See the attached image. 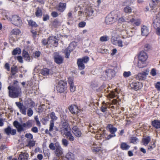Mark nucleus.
<instances>
[{"label": "nucleus", "instance_id": "nucleus-1", "mask_svg": "<svg viewBox=\"0 0 160 160\" xmlns=\"http://www.w3.org/2000/svg\"><path fill=\"white\" fill-rule=\"evenodd\" d=\"M119 13L118 11H113L106 18L105 22L107 24H111L115 22L118 19Z\"/></svg>", "mask_w": 160, "mask_h": 160}, {"label": "nucleus", "instance_id": "nucleus-2", "mask_svg": "<svg viewBox=\"0 0 160 160\" xmlns=\"http://www.w3.org/2000/svg\"><path fill=\"white\" fill-rule=\"evenodd\" d=\"M8 88L9 90V96L12 98H17L21 94V89L19 86L11 87L9 86Z\"/></svg>", "mask_w": 160, "mask_h": 160}, {"label": "nucleus", "instance_id": "nucleus-3", "mask_svg": "<svg viewBox=\"0 0 160 160\" xmlns=\"http://www.w3.org/2000/svg\"><path fill=\"white\" fill-rule=\"evenodd\" d=\"M6 17L8 20L10 21L12 24L16 26L20 27L22 25V22L20 17L19 16L14 15L11 18L6 15Z\"/></svg>", "mask_w": 160, "mask_h": 160}, {"label": "nucleus", "instance_id": "nucleus-4", "mask_svg": "<svg viewBox=\"0 0 160 160\" xmlns=\"http://www.w3.org/2000/svg\"><path fill=\"white\" fill-rule=\"evenodd\" d=\"M148 58V56L147 53L143 51L141 52L138 56L139 62L138 64V67L139 68H142L146 66L145 63H142L144 64L142 66H141L142 62H145Z\"/></svg>", "mask_w": 160, "mask_h": 160}, {"label": "nucleus", "instance_id": "nucleus-5", "mask_svg": "<svg viewBox=\"0 0 160 160\" xmlns=\"http://www.w3.org/2000/svg\"><path fill=\"white\" fill-rule=\"evenodd\" d=\"M115 71L113 70L108 69L106 70L105 73L101 78L104 80L110 79L115 76Z\"/></svg>", "mask_w": 160, "mask_h": 160}, {"label": "nucleus", "instance_id": "nucleus-6", "mask_svg": "<svg viewBox=\"0 0 160 160\" xmlns=\"http://www.w3.org/2000/svg\"><path fill=\"white\" fill-rule=\"evenodd\" d=\"M89 60L88 57L85 56L82 58L78 59L77 60V64L79 69L82 70L85 68L84 63H87Z\"/></svg>", "mask_w": 160, "mask_h": 160}, {"label": "nucleus", "instance_id": "nucleus-7", "mask_svg": "<svg viewBox=\"0 0 160 160\" xmlns=\"http://www.w3.org/2000/svg\"><path fill=\"white\" fill-rule=\"evenodd\" d=\"M107 129L108 130H109L111 134L109 135L107 137V139H109L110 138L115 137L116 136L115 133L117 131V128L113 127L112 125L111 124H108L107 127Z\"/></svg>", "mask_w": 160, "mask_h": 160}, {"label": "nucleus", "instance_id": "nucleus-8", "mask_svg": "<svg viewBox=\"0 0 160 160\" xmlns=\"http://www.w3.org/2000/svg\"><path fill=\"white\" fill-rule=\"evenodd\" d=\"M13 126L17 129L18 132H21L25 130L24 128H27L26 123H23L22 125L21 124L17 121H14L13 122Z\"/></svg>", "mask_w": 160, "mask_h": 160}, {"label": "nucleus", "instance_id": "nucleus-9", "mask_svg": "<svg viewBox=\"0 0 160 160\" xmlns=\"http://www.w3.org/2000/svg\"><path fill=\"white\" fill-rule=\"evenodd\" d=\"M66 83L63 81H60L57 86V91L60 93L63 92L66 89Z\"/></svg>", "mask_w": 160, "mask_h": 160}, {"label": "nucleus", "instance_id": "nucleus-10", "mask_svg": "<svg viewBox=\"0 0 160 160\" xmlns=\"http://www.w3.org/2000/svg\"><path fill=\"white\" fill-rule=\"evenodd\" d=\"M71 129L68 124L66 122L63 123L62 125V128H61L60 131L61 134H62L63 135H65L68 132H70Z\"/></svg>", "mask_w": 160, "mask_h": 160}, {"label": "nucleus", "instance_id": "nucleus-11", "mask_svg": "<svg viewBox=\"0 0 160 160\" xmlns=\"http://www.w3.org/2000/svg\"><path fill=\"white\" fill-rule=\"evenodd\" d=\"M53 58L54 62L57 64H61L63 62V58L57 52L54 53Z\"/></svg>", "mask_w": 160, "mask_h": 160}, {"label": "nucleus", "instance_id": "nucleus-12", "mask_svg": "<svg viewBox=\"0 0 160 160\" xmlns=\"http://www.w3.org/2000/svg\"><path fill=\"white\" fill-rule=\"evenodd\" d=\"M149 70H146L144 71L138 73L135 76L136 79L139 80H144L146 79L147 76L148 74Z\"/></svg>", "mask_w": 160, "mask_h": 160}, {"label": "nucleus", "instance_id": "nucleus-13", "mask_svg": "<svg viewBox=\"0 0 160 160\" xmlns=\"http://www.w3.org/2000/svg\"><path fill=\"white\" fill-rule=\"evenodd\" d=\"M50 117L52 120L50 121L49 131H52L53 130L54 126V121L57 120L58 118L56 116L55 113L53 112L50 114Z\"/></svg>", "mask_w": 160, "mask_h": 160}, {"label": "nucleus", "instance_id": "nucleus-14", "mask_svg": "<svg viewBox=\"0 0 160 160\" xmlns=\"http://www.w3.org/2000/svg\"><path fill=\"white\" fill-rule=\"evenodd\" d=\"M15 104L19 109L20 112L23 114L26 115V114L27 108L24 106L22 103L20 102H16Z\"/></svg>", "mask_w": 160, "mask_h": 160}, {"label": "nucleus", "instance_id": "nucleus-15", "mask_svg": "<svg viewBox=\"0 0 160 160\" xmlns=\"http://www.w3.org/2000/svg\"><path fill=\"white\" fill-rule=\"evenodd\" d=\"M142 87V84L140 82H133L130 85V87L131 88L136 91L140 89Z\"/></svg>", "mask_w": 160, "mask_h": 160}, {"label": "nucleus", "instance_id": "nucleus-16", "mask_svg": "<svg viewBox=\"0 0 160 160\" xmlns=\"http://www.w3.org/2000/svg\"><path fill=\"white\" fill-rule=\"evenodd\" d=\"M4 131L5 133L8 135H9L10 134L12 135H14L16 133V130L15 129L12 130L10 126H8L7 128H5Z\"/></svg>", "mask_w": 160, "mask_h": 160}, {"label": "nucleus", "instance_id": "nucleus-17", "mask_svg": "<svg viewBox=\"0 0 160 160\" xmlns=\"http://www.w3.org/2000/svg\"><path fill=\"white\" fill-rule=\"evenodd\" d=\"M153 25L154 28L160 26V18L158 16L154 17L153 19Z\"/></svg>", "mask_w": 160, "mask_h": 160}, {"label": "nucleus", "instance_id": "nucleus-18", "mask_svg": "<svg viewBox=\"0 0 160 160\" xmlns=\"http://www.w3.org/2000/svg\"><path fill=\"white\" fill-rule=\"evenodd\" d=\"M72 132L74 135L77 137H80L82 135V133L77 126H75L72 128Z\"/></svg>", "mask_w": 160, "mask_h": 160}, {"label": "nucleus", "instance_id": "nucleus-19", "mask_svg": "<svg viewBox=\"0 0 160 160\" xmlns=\"http://www.w3.org/2000/svg\"><path fill=\"white\" fill-rule=\"evenodd\" d=\"M66 3H60L58 6L56 7V9L60 12H63L66 8Z\"/></svg>", "mask_w": 160, "mask_h": 160}, {"label": "nucleus", "instance_id": "nucleus-20", "mask_svg": "<svg viewBox=\"0 0 160 160\" xmlns=\"http://www.w3.org/2000/svg\"><path fill=\"white\" fill-rule=\"evenodd\" d=\"M148 28L146 26L144 25L141 28L142 35L144 36H147L149 33Z\"/></svg>", "mask_w": 160, "mask_h": 160}, {"label": "nucleus", "instance_id": "nucleus-21", "mask_svg": "<svg viewBox=\"0 0 160 160\" xmlns=\"http://www.w3.org/2000/svg\"><path fill=\"white\" fill-rule=\"evenodd\" d=\"M63 154V149L59 145L56 146L55 150V154L56 155L59 157Z\"/></svg>", "mask_w": 160, "mask_h": 160}, {"label": "nucleus", "instance_id": "nucleus-22", "mask_svg": "<svg viewBox=\"0 0 160 160\" xmlns=\"http://www.w3.org/2000/svg\"><path fill=\"white\" fill-rule=\"evenodd\" d=\"M69 109L70 112L72 114H76L78 112V107L75 105L70 106L69 108Z\"/></svg>", "mask_w": 160, "mask_h": 160}, {"label": "nucleus", "instance_id": "nucleus-23", "mask_svg": "<svg viewBox=\"0 0 160 160\" xmlns=\"http://www.w3.org/2000/svg\"><path fill=\"white\" fill-rule=\"evenodd\" d=\"M65 160H75L73 154L70 152H68L66 155Z\"/></svg>", "mask_w": 160, "mask_h": 160}, {"label": "nucleus", "instance_id": "nucleus-24", "mask_svg": "<svg viewBox=\"0 0 160 160\" xmlns=\"http://www.w3.org/2000/svg\"><path fill=\"white\" fill-rule=\"evenodd\" d=\"M46 110V108L44 104H42L39 106L37 109L36 111L39 113L45 112Z\"/></svg>", "mask_w": 160, "mask_h": 160}, {"label": "nucleus", "instance_id": "nucleus-25", "mask_svg": "<svg viewBox=\"0 0 160 160\" xmlns=\"http://www.w3.org/2000/svg\"><path fill=\"white\" fill-rule=\"evenodd\" d=\"M28 155L26 153H21L18 158V160H27Z\"/></svg>", "mask_w": 160, "mask_h": 160}, {"label": "nucleus", "instance_id": "nucleus-26", "mask_svg": "<svg viewBox=\"0 0 160 160\" xmlns=\"http://www.w3.org/2000/svg\"><path fill=\"white\" fill-rule=\"evenodd\" d=\"M131 20V24L133 25L138 26L140 25L141 24V20L139 19H132V20Z\"/></svg>", "mask_w": 160, "mask_h": 160}, {"label": "nucleus", "instance_id": "nucleus-27", "mask_svg": "<svg viewBox=\"0 0 160 160\" xmlns=\"http://www.w3.org/2000/svg\"><path fill=\"white\" fill-rule=\"evenodd\" d=\"M85 13L87 15L91 16L93 14V10L91 7H88L85 9Z\"/></svg>", "mask_w": 160, "mask_h": 160}, {"label": "nucleus", "instance_id": "nucleus-28", "mask_svg": "<svg viewBox=\"0 0 160 160\" xmlns=\"http://www.w3.org/2000/svg\"><path fill=\"white\" fill-rule=\"evenodd\" d=\"M152 126L156 128H160V121L158 120H155L152 121Z\"/></svg>", "mask_w": 160, "mask_h": 160}, {"label": "nucleus", "instance_id": "nucleus-29", "mask_svg": "<svg viewBox=\"0 0 160 160\" xmlns=\"http://www.w3.org/2000/svg\"><path fill=\"white\" fill-rule=\"evenodd\" d=\"M23 56L24 58L27 61H30L31 59L30 57L28 52L24 50L22 52Z\"/></svg>", "mask_w": 160, "mask_h": 160}, {"label": "nucleus", "instance_id": "nucleus-30", "mask_svg": "<svg viewBox=\"0 0 160 160\" xmlns=\"http://www.w3.org/2000/svg\"><path fill=\"white\" fill-rule=\"evenodd\" d=\"M118 29V30L120 32L123 31L124 30H125V31L126 32V33H127V34H129V35H130V32L128 31V27H126V26L125 25H122V26L119 28Z\"/></svg>", "mask_w": 160, "mask_h": 160}, {"label": "nucleus", "instance_id": "nucleus-31", "mask_svg": "<svg viewBox=\"0 0 160 160\" xmlns=\"http://www.w3.org/2000/svg\"><path fill=\"white\" fill-rule=\"evenodd\" d=\"M71 45H70L68 48H67L65 51V58H69L70 54L71 53V51L72 50V49H71Z\"/></svg>", "mask_w": 160, "mask_h": 160}, {"label": "nucleus", "instance_id": "nucleus-32", "mask_svg": "<svg viewBox=\"0 0 160 160\" xmlns=\"http://www.w3.org/2000/svg\"><path fill=\"white\" fill-rule=\"evenodd\" d=\"M150 1L152 2V3L150 4L149 5L150 7L152 8L151 10H152L160 2V0H150Z\"/></svg>", "mask_w": 160, "mask_h": 160}, {"label": "nucleus", "instance_id": "nucleus-33", "mask_svg": "<svg viewBox=\"0 0 160 160\" xmlns=\"http://www.w3.org/2000/svg\"><path fill=\"white\" fill-rule=\"evenodd\" d=\"M101 147H98L96 144H93L92 147V151L93 152H98L101 150Z\"/></svg>", "mask_w": 160, "mask_h": 160}, {"label": "nucleus", "instance_id": "nucleus-34", "mask_svg": "<svg viewBox=\"0 0 160 160\" xmlns=\"http://www.w3.org/2000/svg\"><path fill=\"white\" fill-rule=\"evenodd\" d=\"M130 146L126 143L122 142L120 145V148L123 150H127L129 149Z\"/></svg>", "mask_w": 160, "mask_h": 160}, {"label": "nucleus", "instance_id": "nucleus-35", "mask_svg": "<svg viewBox=\"0 0 160 160\" xmlns=\"http://www.w3.org/2000/svg\"><path fill=\"white\" fill-rule=\"evenodd\" d=\"M65 135L67 137V138L69 141H73L74 140V138L72 135L71 131L69 132H68V133L65 134Z\"/></svg>", "mask_w": 160, "mask_h": 160}, {"label": "nucleus", "instance_id": "nucleus-36", "mask_svg": "<svg viewBox=\"0 0 160 160\" xmlns=\"http://www.w3.org/2000/svg\"><path fill=\"white\" fill-rule=\"evenodd\" d=\"M104 103L105 104H104L101 108V111L103 112H105L108 107V105L109 104V102H107L106 103H105V102H103V103Z\"/></svg>", "mask_w": 160, "mask_h": 160}, {"label": "nucleus", "instance_id": "nucleus-37", "mask_svg": "<svg viewBox=\"0 0 160 160\" xmlns=\"http://www.w3.org/2000/svg\"><path fill=\"white\" fill-rule=\"evenodd\" d=\"M49 70L47 68H45L41 70V73L44 76L48 75L49 74Z\"/></svg>", "mask_w": 160, "mask_h": 160}, {"label": "nucleus", "instance_id": "nucleus-38", "mask_svg": "<svg viewBox=\"0 0 160 160\" xmlns=\"http://www.w3.org/2000/svg\"><path fill=\"white\" fill-rule=\"evenodd\" d=\"M150 140V138L149 137H148L146 138H144L142 140L143 144L145 145H147L149 142Z\"/></svg>", "mask_w": 160, "mask_h": 160}, {"label": "nucleus", "instance_id": "nucleus-39", "mask_svg": "<svg viewBox=\"0 0 160 160\" xmlns=\"http://www.w3.org/2000/svg\"><path fill=\"white\" fill-rule=\"evenodd\" d=\"M21 52L20 49L19 48H17L13 50L12 52V54L13 55H15L17 54H19Z\"/></svg>", "mask_w": 160, "mask_h": 160}, {"label": "nucleus", "instance_id": "nucleus-40", "mask_svg": "<svg viewBox=\"0 0 160 160\" xmlns=\"http://www.w3.org/2000/svg\"><path fill=\"white\" fill-rule=\"evenodd\" d=\"M130 142L134 144H136L139 141L138 139L136 137H131L130 138Z\"/></svg>", "mask_w": 160, "mask_h": 160}, {"label": "nucleus", "instance_id": "nucleus-41", "mask_svg": "<svg viewBox=\"0 0 160 160\" xmlns=\"http://www.w3.org/2000/svg\"><path fill=\"white\" fill-rule=\"evenodd\" d=\"M35 14L36 16L38 17L42 16V12L41 9L40 8H37Z\"/></svg>", "mask_w": 160, "mask_h": 160}, {"label": "nucleus", "instance_id": "nucleus-42", "mask_svg": "<svg viewBox=\"0 0 160 160\" xmlns=\"http://www.w3.org/2000/svg\"><path fill=\"white\" fill-rule=\"evenodd\" d=\"M17 72V68L16 66L12 67L11 68V74L14 75Z\"/></svg>", "mask_w": 160, "mask_h": 160}, {"label": "nucleus", "instance_id": "nucleus-43", "mask_svg": "<svg viewBox=\"0 0 160 160\" xmlns=\"http://www.w3.org/2000/svg\"><path fill=\"white\" fill-rule=\"evenodd\" d=\"M61 142L62 144L65 147H67L69 144V142L66 139H62Z\"/></svg>", "mask_w": 160, "mask_h": 160}, {"label": "nucleus", "instance_id": "nucleus-44", "mask_svg": "<svg viewBox=\"0 0 160 160\" xmlns=\"http://www.w3.org/2000/svg\"><path fill=\"white\" fill-rule=\"evenodd\" d=\"M124 11L126 13H130L132 12V9L129 6H127L124 8Z\"/></svg>", "mask_w": 160, "mask_h": 160}, {"label": "nucleus", "instance_id": "nucleus-45", "mask_svg": "<svg viewBox=\"0 0 160 160\" xmlns=\"http://www.w3.org/2000/svg\"><path fill=\"white\" fill-rule=\"evenodd\" d=\"M55 38V37H53V36L49 37L48 38V43L49 44H51L53 45Z\"/></svg>", "mask_w": 160, "mask_h": 160}, {"label": "nucleus", "instance_id": "nucleus-46", "mask_svg": "<svg viewBox=\"0 0 160 160\" xmlns=\"http://www.w3.org/2000/svg\"><path fill=\"white\" fill-rule=\"evenodd\" d=\"M29 24L32 27H37L38 26L37 24L34 21L32 20H30L28 22Z\"/></svg>", "mask_w": 160, "mask_h": 160}, {"label": "nucleus", "instance_id": "nucleus-47", "mask_svg": "<svg viewBox=\"0 0 160 160\" xmlns=\"http://www.w3.org/2000/svg\"><path fill=\"white\" fill-rule=\"evenodd\" d=\"M35 144V141L33 140H30L28 141L27 146L28 147H33L34 146Z\"/></svg>", "mask_w": 160, "mask_h": 160}, {"label": "nucleus", "instance_id": "nucleus-48", "mask_svg": "<svg viewBox=\"0 0 160 160\" xmlns=\"http://www.w3.org/2000/svg\"><path fill=\"white\" fill-rule=\"evenodd\" d=\"M41 54V52L39 51H36L33 53V56L35 58L39 57Z\"/></svg>", "mask_w": 160, "mask_h": 160}, {"label": "nucleus", "instance_id": "nucleus-49", "mask_svg": "<svg viewBox=\"0 0 160 160\" xmlns=\"http://www.w3.org/2000/svg\"><path fill=\"white\" fill-rule=\"evenodd\" d=\"M131 72L130 71L124 72L123 73V76L124 78H128L131 75Z\"/></svg>", "mask_w": 160, "mask_h": 160}, {"label": "nucleus", "instance_id": "nucleus-50", "mask_svg": "<svg viewBox=\"0 0 160 160\" xmlns=\"http://www.w3.org/2000/svg\"><path fill=\"white\" fill-rule=\"evenodd\" d=\"M151 49V46L148 44H146L144 47V49L146 51H148Z\"/></svg>", "mask_w": 160, "mask_h": 160}, {"label": "nucleus", "instance_id": "nucleus-51", "mask_svg": "<svg viewBox=\"0 0 160 160\" xmlns=\"http://www.w3.org/2000/svg\"><path fill=\"white\" fill-rule=\"evenodd\" d=\"M11 32L13 34L17 35L20 33V31L18 29H14L12 30Z\"/></svg>", "mask_w": 160, "mask_h": 160}, {"label": "nucleus", "instance_id": "nucleus-52", "mask_svg": "<svg viewBox=\"0 0 160 160\" xmlns=\"http://www.w3.org/2000/svg\"><path fill=\"white\" fill-rule=\"evenodd\" d=\"M100 40L102 42H105L108 41V36H103L100 38Z\"/></svg>", "mask_w": 160, "mask_h": 160}, {"label": "nucleus", "instance_id": "nucleus-53", "mask_svg": "<svg viewBox=\"0 0 160 160\" xmlns=\"http://www.w3.org/2000/svg\"><path fill=\"white\" fill-rule=\"evenodd\" d=\"M33 114V111L31 108H29L28 110L27 114L29 117L31 116Z\"/></svg>", "mask_w": 160, "mask_h": 160}, {"label": "nucleus", "instance_id": "nucleus-54", "mask_svg": "<svg viewBox=\"0 0 160 160\" xmlns=\"http://www.w3.org/2000/svg\"><path fill=\"white\" fill-rule=\"evenodd\" d=\"M27 125V128H28L32 126V122L31 120H29L26 122Z\"/></svg>", "mask_w": 160, "mask_h": 160}, {"label": "nucleus", "instance_id": "nucleus-55", "mask_svg": "<svg viewBox=\"0 0 160 160\" xmlns=\"http://www.w3.org/2000/svg\"><path fill=\"white\" fill-rule=\"evenodd\" d=\"M118 40L117 38L115 37H112L111 38V42L114 45H115L117 42Z\"/></svg>", "mask_w": 160, "mask_h": 160}, {"label": "nucleus", "instance_id": "nucleus-56", "mask_svg": "<svg viewBox=\"0 0 160 160\" xmlns=\"http://www.w3.org/2000/svg\"><path fill=\"white\" fill-rule=\"evenodd\" d=\"M59 15L58 13L56 11H52L51 13V15L53 18L58 17Z\"/></svg>", "mask_w": 160, "mask_h": 160}, {"label": "nucleus", "instance_id": "nucleus-57", "mask_svg": "<svg viewBox=\"0 0 160 160\" xmlns=\"http://www.w3.org/2000/svg\"><path fill=\"white\" fill-rule=\"evenodd\" d=\"M25 136L26 138L29 139H32L33 138V136L31 133H26L25 135Z\"/></svg>", "mask_w": 160, "mask_h": 160}, {"label": "nucleus", "instance_id": "nucleus-58", "mask_svg": "<svg viewBox=\"0 0 160 160\" xmlns=\"http://www.w3.org/2000/svg\"><path fill=\"white\" fill-rule=\"evenodd\" d=\"M117 43L115 44V45H117L119 47H122L123 46L122 41L121 40H118L117 42Z\"/></svg>", "mask_w": 160, "mask_h": 160}, {"label": "nucleus", "instance_id": "nucleus-59", "mask_svg": "<svg viewBox=\"0 0 160 160\" xmlns=\"http://www.w3.org/2000/svg\"><path fill=\"white\" fill-rule=\"evenodd\" d=\"M70 91L72 92H73L75 90V87L74 84H71L70 85Z\"/></svg>", "mask_w": 160, "mask_h": 160}, {"label": "nucleus", "instance_id": "nucleus-60", "mask_svg": "<svg viewBox=\"0 0 160 160\" xmlns=\"http://www.w3.org/2000/svg\"><path fill=\"white\" fill-rule=\"evenodd\" d=\"M155 147V143L154 142L153 143V144H152V145H150L148 148V149L150 151H151L153 148H154Z\"/></svg>", "mask_w": 160, "mask_h": 160}, {"label": "nucleus", "instance_id": "nucleus-61", "mask_svg": "<svg viewBox=\"0 0 160 160\" xmlns=\"http://www.w3.org/2000/svg\"><path fill=\"white\" fill-rule=\"evenodd\" d=\"M68 82L70 85H71V84H74L73 82V78L70 77L68 78Z\"/></svg>", "mask_w": 160, "mask_h": 160}, {"label": "nucleus", "instance_id": "nucleus-62", "mask_svg": "<svg viewBox=\"0 0 160 160\" xmlns=\"http://www.w3.org/2000/svg\"><path fill=\"white\" fill-rule=\"evenodd\" d=\"M49 148L52 150H54L55 149V147L53 143H51L49 145Z\"/></svg>", "mask_w": 160, "mask_h": 160}, {"label": "nucleus", "instance_id": "nucleus-63", "mask_svg": "<svg viewBox=\"0 0 160 160\" xmlns=\"http://www.w3.org/2000/svg\"><path fill=\"white\" fill-rule=\"evenodd\" d=\"M86 25V22H80L78 26L79 27L83 28Z\"/></svg>", "mask_w": 160, "mask_h": 160}, {"label": "nucleus", "instance_id": "nucleus-64", "mask_svg": "<svg viewBox=\"0 0 160 160\" xmlns=\"http://www.w3.org/2000/svg\"><path fill=\"white\" fill-rule=\"evenodd\" d=\"M155 87L158 90L160 91V82H157L156 83Z\"/></svg>", "mask_w": 160, "mask_h": 160}]
</instances>
